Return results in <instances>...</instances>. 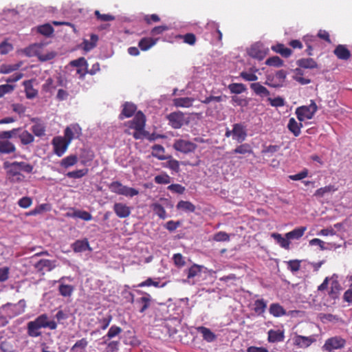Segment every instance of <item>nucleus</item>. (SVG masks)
Instances as JSON below:
<instances>
[{"label": "nucleus", "instance_id": "nucleus-38", "mask_svg": "<svg viewBox=\"0 0 352 352\" xmlns=\"http://www.w3.org/2000/svg\"><path fill=\"white\" fill-rule=\"evenodd\" d=\"M88 345V341L86 338H82L76 342L71 348L72 352H85Z\"/></svg>", "mask_w": 352, "mask_h": 352}, {"label": "nucleus", "instance_id": "nucleus-3", "mask_svg": "<svg viewBox=\"0 0 352 352\" xmlns=\"http://www.w3.org/2000/svg\"><path fill=\"white\" fill-rule=\"evenodd\" d=\"M318 110V107L314 100L308 106H301L296 109V114L300 122L311 119Z\"/></svg>", "mask_w": 352, "mask_h": 352}, {"label": "nucleus", "instance_id": "nucleus-29", "mask_svg": "<svg viewBox=\"0 0 352 352\" xmlns=\"http://www.w3.org/2000/svg\"><path fill=\"white\" fill-rule=\"evenodd\" d=\"M165 149L164 148L160 145V144H155L152 146V155L156 158H157L160 160H166L168 158H170V156L166 157L164 155Z\"/></svg>", "mask_w": 352, "mask_h": 352}, {"label": "nucleus", "instance_id": "nucleus-21", "mask_svg": "<svg viewBox=\"0 0 352 352\" xmlns=\"http://www.w3.org/2000/svg\"><path fill=\"white\" fill-rule=\"evenodd\" d=\"M41 328L39 325L34 321H30L27 324V331L29 336L32 338H36L41 335V332L40 329Z\"/></svg>", "mask_w": 352, "mask_h": 352}, {"label": "nucleus", "instance_id": "nucleus-34", "mask_svg": "<svg viewBox=\"0 0 352 352\" xmlns=\"http://www.w3.org/2000/svg\"><path fill=\"white\" fill-rule=\"evenodd\" d=\"M269 311L274 317H280L286 314L285 309L278 303L271 304Z\"/></svg>", "mask_w": 352, "mask_h": 352}, {"label": "nucleus", "instance_id": "nucleus-1", "mask_svg": "<svg viewBox=\"0 0 352 352\" xmlns=\"http://www.w3.org/2000/svg\"><path fill=\"white\" fill-rule=\"evenodd\" d=\"M3 167L6 173L7 179L12 184H20L25 180V176L22 172L32 173L34 166L25 162H4Z\"/></svg>", "mask_w": 352, "mask_h": 352}, {"label": "nucleus", "instance_id": "nucleus-41", "mask_svg": "<svg viewBox=\"0 0 352 352\" xmlns=\"http://www.w3.org/2000/svg\"><path fill=\"white\" fill-rule=\"evenodd\" d=\"M266 307L267 304L263 299H258L254 303V311L258 315L263 314Z\"/></svg>", "mask_w": 352, "mask_h": 352}, {"label": "nucleus", "instance_id": "nucleus-49", "mask_svg": "<svg viewBox=\"0 0 352 352\" xmlns=\"http://www.w3.org/2000/svg\"><path fill=\"white\" fill-rule=\"evenodd\" d=\"M168 159L169 160L166 162V165L164 166L170 168L175 173H179L180 170L179 161L172 159L171 157Z\"/></svg>", "mask_w": 352, "mask_h": 352}, {"label": "nucleus", "instance_id": "nucleus-8", "mask_svg": "<svg viewBox=\"0 0 352 352\" xmlns=\"http://www.w3.org/2000/svg\"><path fill=\"white\" fill-rule=\"evenodd\" d=\"M197 146L196 144L183 139H179L175 140L173 144V148L181 153H189L194 152Z\"/></svg>", "mask_w": 352, "mask_h": 352}, {"label": "nucleus", "instance_id": "nucleus-61", "mask_svg": "<svg viewBox=\"0 0 352 352\" xmlns=\"http://www.w3.org/2000/svg\"><path fill=\"white\" fill-rule=\"evenodd\" d=\"M32 204V199L30 197H23L18 201V205L22 208H28Z\"/></svg>", "mask_w": 352, "mask_h": 352}, {"label": "nucleus", "instance_id": "nucleus-9", "mask_svg": "<svg viewBox=\"0 0 352 352\" xmlns=\"http://www.w3.org/2000/svg\"><path fill=\"white\" fill-rule=\"evenodd\" d=\"M139 294H143L144 296L140 298H137L135 300V304L138 309L140 313L143 314L145 311L151 306V296L149 294L143 292L142 291H138ZM132 296V302H134L133 295Z\"/></svg>", "mask_w": 352, "mask_h": 352}, {"label": "nucleus", "instance_id": "nucleus-22", "mask_svg": "<svg viewBox=\"0 0 352 352\" xmlns=\"http://www.w3.org/2000/svg\"><path fill=\"white\" fill-rule=\"evenodd\" d=\"M250 88L256 95L261 97L270 96L269 90L259 82H253L250 85Z\"/></svg>", "mask_w": 352, "mask_h": 352}, {"label": "nucleus", "instance_id": "nucleus-17", "mask_svg": "<svg viewBox=\"0 0 352 352\" xmlns=\"http://www.w3.org/2000/svg\"><path fill=\"white\" fill-rule=\"evenodd\" d=\"M55 263V261H51L49 259H41L34 265V267L38 272H40L45 270L50 272L56 267V265Z\"/></svg>", "mask_w": 352, "mask_h": 352}, {"label": "nucleus", "instance_id": "nucleus-59", "mask_svg": "<svg viewBox=\"0 0 352 352\" xmlns=\"http://www.w3.org/2000/svg\"><path fill=\"white\" fill-rule=\"evenodd\" d=\"M70 65L78 68L87 67V62L84 57H80L78 59L71 61Z\"/></svg>", "mask_w": 352, "mask_h": 352}, {"label": "nucleus", "instance_id": "nucleus-33", "mask_svg": "<svg viewBox=\"0 0 352 352\" xmlns=\"http://www.w3.org/2000/svg\"><path fill=\"white\" fill-rule=\"evenodd\" d=\"M23 84L25 87V96L27 98L32 99L37 96L38 91L36 89H34L32 80H25Z\"/></svg>", "mask_w": 352, "mask_h": 352}, {"label": "nucleus", "instance_id": "nucleus-19", "mask_svg": "<svg viewBox=\"0 0 352 352\" xmlns=\"http://www.w3.org/2000/svg\"><path fill=\"white\" fill-rule=\"evenodd\" d=\"M72 249L75 252H82L87 250H91L89 241L87 239L82 240H77L72 244Z\"/></svg>", "mask_w": 352, "mask_h": 352}, {"label": "nucleus", "instance_id": "nucleus-45", "mask_svg": "<svg viewBox=\"0 0 352 352\" xmlns=\"http://www.w3.org/2000/svg\"><path fill=\"white\" fill-rule=\"evenodd\" d=\"M31 130L36 136L41 137L45 135V126L42 123L36 122L32 126Z\"/></svg>", "mask_w": 352, "mask_h": 352}, {"label": "nucleus", "instance_id": "nucleus-37", "mask_svg": "<svg viewBox=\"0 0 352 352\" xmlns=\"http://www.w3.org/2000/svg\"><path fill=\"white\" fill-rule=\"evenodd\" d=\"M176 207L177 210L188 212H194L195 210V206L188 201H179Z\"/></svg>", "mask_w": 352, "mask_h": 352}, {"label": "nucleus", "instance_id": "nucleus-28", "mask_svg": "<svg viewBox=\"0 0 352 352\" xmlns=\"http://www.w3.org/2000/svg\"><path fill=\"white\" fill-rule=\"evenodd\" d=\"M307 230V228L304 226L298 227L293 230L287 232L285 234V236L291 239H299L301 238L303 234H305V232Z\"/></svg>", "mask_w": 352, "mask_h": 352}, {"label": "nucleus", "instance_id": "nucleus-25", "mask_svg": "<svg viewBox=\"0 0 352 352\" xmlns=\"http://www.w3.org/2000/svg\"><path fill=\"white\" fill-rule=\"evenodd\" d=\"M293 340L294 344L299 347H307L313 342V339L311 337L302 336H296Z\"/></svg>", "mask_w": 352, "mask_h": 352}, {"label": "nucleus", "instance_id": "nucleus-26", "mask_svg": "<svg viewBox=\"0 0 352 352\" xmlns=\"http://www.w3.org/2000/svg\"><path fill=\"white\" fill-rule=\"evenodd\" d=\"M302 126V123H298L294 118H291L289 120L287 128L295 137H298L300 134V129Z\"/></svg>", "mask_w": 352, "mask_h": 352}, {"label": "nucleus", "instance_id": "nucleus-6", "mask_svg": "<svg viewBox=\"0 0 352 352\" xmlns=\"http://www.w3.org/2000/svg\"><path fill=\"white\" fill-rule=\"evenodd\" d=\"M346 340L340 336H334L328 338L322 346L323 351L332 352L334 350L341 349L344 347Z\"/></svg>", "mask_w": 352, "mask_h": 352}, {"label": "nucleus", "instance_id": "nucleus-5", "mask_svg": "<svg viewBox=\"0 0 352 352\" xmlns=\"http://www.w3.org/2000/svg\"><path fill=\"white\" fill-rule=\"evenodd\" d=\"M166 119L168 120L170 126L175 129H180L189 122L188 118L185 116L183 112L179 111L169 113L166 116Z\"/></svg>", "mask_w": 352, "mask_h": 352}, {"label": "nucleus", "instance_id": "nucleus-55", "mask_svg": "<svg viewBox=\"0 0 352 352\" xmlns=\"http://www.w3.org/2000/svg\"><path fill=\"white\" fill-rule=\"evenodd\" d=\"M154 181L158 184H168L170 182V177L167 174L156 175Z\"/></svg>", "mask_w": 352, "mask_h": 352}, {"label": "nucleus", "instance_id": "nucleus-43", "mask_svg": "<svg viewBox=\"0 0 352 352\" xmlns=\"http://www.w3.org/2000/svg\"><path fill=\"white\" fill-rule=\"evenodd\" d=\"M89 170L87 168H83L80 170H76L69 171L66 174V176L69 178L80 179L85 176L88 173Z\"/></svg>", "mask_w": 352, "mask_h": 352}, {"label": "nucleus", "instance_id": "nucleus-32", "mask_svg": "<svg viewBox=\"0 0 352 352\" xmlns=\"http://www.w3.org/2000/svg\"><path fill=\"white\" fill-rule=\"evenodd\" d=\"M234 154H241L243 155H249L253 153L251 146L248 144H241L237 146L234 149L231 151Z\"/></svg>", "mask_w": 352, "mask_h": 352}, {"label": "nucleus", "instance_id": "nucleus-23", "mask_svg": "<svg viewBox=\"0 0 352 352\" xmlns=\"http://www.w3.org/2000/svg\"><path fill=\"white\" fill-rule=\"evenodd\" d=\"M285 336L284 333L282 331L278 330L275 331L273 329H270L268 331V341L270 342H283L284 340Z\"/></svg>", "mask_w": 352, "mask_h": 352}, {"label": "nucleus", "instance_id": "nucleus-48", "mask_svg": "<svg viewBox=\"0 0 352 352\" xmlns=\"http://www.w3.org/2000/svg\"><path fill=\"white\" fill-rule=\"evenodd\" d=\"M335 188L333 186L329 185L322 188H320L316 190L314 192V196L318 197H322L326 193L330 192L331 191H335Z\"/></svg>", "mask_w": 352, "mask_h": 352}, {"label": "nucleus", "instance_id": "nucleus-16", "mask_svg": "<svg viewBox=\"0 0 352 352\" xmlns=\"http://www.w3.org/2000/svg\"><path fill=\"white\" fill-rule=\"evenodd\" d=\"M34 321L41 328H49L51 330H54L57 327L56 322L54 320H49L48 316L45 314L38 316Z\"/></svg>", "mask_w": 352, "mask_h": 352}, {"label": "nucleus", "instance_id": "nucleus-60", "mask_svg": "<svg viewBox=\"0 0 352 352\" xmlns=\"http://www.w3.org/2000/svg\"><path fill=\"white\" fill-rule=\"evenodd\" d=\"M249 54L253 58L258 59H262L264 56V54L262 51L257 49L256 46H252L249 51Z\"/></svg>", "mask_w": 352, "mask_h": 352}, {"label": "nucleus", "instance_id": "nucleus-13", "mask_svg": "<svg viewBox=\"0 0 352 352\" xmlns=\"http://www.w3.org/2000/svg\"><path fill=\"white\" fill-rule=\"evenodd\" d=\"M39 49L40 46L38 44H33L25 48L23 52L28 57L38 56L39 60L42 61L50 60L54 58V55L52 54H50L45 56L39 55Z\"/></svg>", "mask_w": 352, "mask_h": 352}, {"label": "nucleus", "instance_id": "nucleus-31", "mask_svg": "<svg viewBox=\"0 0 352 352\" xmlns=\"http://www.w3.org/2000/svg\"><path fill=\"white\" fill-rule=\"evenodd\" d=\"M197 331L202 334L204 340L208 342H213L216 339V335L207 327H199Z\"/></svg>", "mask_w": 352, "mask_h": 352}, {"label": "nucleus", "instance_id": "nucleus-50", "mask_svg": "<svg viewBox=\"0 0 352 352\" xmlns=\"http://www.w3.org/2000/svg\"><path fill=\"white\" fill-rule=\"evenodd\" d=\"M73 217H78L85 221H90L92 219L91 214L85 210H76L72 215Z\"/></svg>", "mask_w": 352, "mask_h": 352}, {"label": "nucleus", "instance_id": "nucleus-35", "mask_svg": "<svg viewBox=\"0 0 352 352\" xmlns=\"http://www.w3.org/2000/svg\"><path fill=\"white\" fill-rule=\"evenodd\" d=\"M271 236L276 240V243H278L281 248L286 250L289 249V239H287L286 236L284 238L280 234L276 232L272 233L271 234Z\"/></svg>", "mask_w": 352, "mask_h": 352}, {"label": "nucleus", "instance_id": "nucleus-58", "mask_svg": "<svg viewBox=\"0 0 352 352\" xmlns=\"http://www.w3.org/2000/svg\"><path fill=\"white\" fill-rule=\"evenodd\" d=\"M97 19L101 21H111L115 19V16L109 14H100L98 10L95 11Z\"/></svg>", "mask_w": 352, "mask_h": 352}, {"label": "nucleus", "instance_id": "nucleus-54", "mask_svg": "<svg viewBox=\"0 0 352 352\" xmlns=\"http://www.w3.org/2000/svg\"><path fill=\"white\" fill-rule=\"evenodd\" d=\"M122 331V329L121 327H118L116 325H113L109 329V331L107 332L106 336L109 340H110V339L118 336Z\"/></svg>", "mask_w": 352, "mask_h": 352}, {"label": "nucleus", "instance_id": "nucleus-64", "mask_svg": "<svg viewBox=\"0 0 352 352\" xmlns=\"http://www.w3.org/2000/svg\"><path fill=\"white\" fill-rule=\"evenodd\" d=\"M120 342L111 341L107 344L106 352H116L119 349Z\"/></svg>", "mask_w": 352, "mask_h": 352}, {"label": "nucleus", "instance_id": "nucleus-51", "mask_svg": "<svg viewBox=\"0 0 352 352\" xmlns=\"http://www.w3.org/2000/svg\"><path fill=\"white\" fill-rule=\"evenodd\" d=\"M265 64L269 66L279 67L283 65V61L278 56H275L267 58Z\"/></svg>", "mask_w": 352, "mask_h": 352}, {"label": "nucleus", "instance_id": "nucleus-47", "mask_svg": "<svg viewBox=\"0 0 352 352\" xmlns=\"http://www.w3.org/2000/svg\"><path fill=\"white\" fill-rule=\"evenodd\" d=\"M164 285H165V283L163 284L162 285H160L159 281L154 280L151 278H148L146 280L142 281V283H139L138 285V287H144L153 286L155 287H162Z\"/></svg>", "mask_w": 352, "mask_h": 352}, {"label": "nucleus", "instance_id": "nucleus-62", "mask_svg": "<svg viewBox=\"0 0 352 352\" xmlns=\"http://www.w3.org/2000/svg\"><path fill=\"white\" fill-rule=\"evenodd\" d=\"M268 100L272 107H279L285 105L284 99L279 96L274 98H269Z\"/></svg>", "mask_w": 352, "mask_h": 352}, {"label": "nucleus", "instance_id": "nucleus-63", "mask_svg": "<svg viewBox=\"0 0 352 352\" xmlns=\"http://www.w3.org/2000/svg\"><path fill=\"white\" fill-rule=\"evenodd\" d=\"M14 89V85L8 84L0 85V98L3 97L6 94L11 93Z\"/></svg>", "mask_w": 352, "mask_h": 352}, {"label": "nucleus", "instance_id": "nucleus-24", "mask_svg": "<svg viewBox=\"0 0 352 352\" xmlns=\"http://www.w3.org/2000/svg\"><path fill=\"white\" fill-rule=\"evenodd\" d=\"M157 41V38H152L151 37H144L138 43V47L142 51H146L152 47Z\"/></svg>", "mask_w": 352, "mask_h": 352}, {"label": "nucleus", "instance_id": "nucleus-40", "mask_svg": "<svg viewBox=\"0 0 352 352\" xmlns=\"http://www.w3.org/2000/svg\"><path fill=\"white\" fill-rule=\"evenodd\" d=\"M19 138L22 144L28 145L32 143L34 140V138L28 131H23L19 135Z\"/></svg>", "mask_w": 352, "mask_h": 352}, {"label": "nucleus", "instance_id": "nucleus-2", "mask_svg": "<svg viewBox=\"0 0 352 352\" xmlns=\"http://www.w3.org/2000/svg\"><path fill=\"white\" fill-rule=\"evenodd\" d=\"M19 129H13L10 131H0V153L10 154L16 151L14 144L9 141L15 135Z\"/></svg>", "mask_w": 352, "mask_h": 352}, {"label": "nucleus", "instance_id": "nucleus-52", "mask_svg": "<svg viewBox=\"0 0 352 352\" xmlns=\"http://www.w3.org/2000/svg\"><path fill=\"white\" fill-rule=\"evenodd\" d=\"M202 266L194 264L188 270V278H192L196 276L198 274L201 273Z\"/></svg>", "mask_w": 352, "mask_h": 352}, {"label": "nucleus", "instance_id": "nucleus-18", "mask_svg": "<svg viewBox=\"0 0 352 352\" xmlns=\"http://www.w3.org/2000/svg\"><path fill=\"white\" fill-rule=\"evenodd\" d=\"M334 54L338 59L346 60L350 58L351 54L348 48L344 45H338L333 50Z\"/></svg>", "mask_w": 352, "mask_h": 352}, {"label": "nucleus", "instance_id": "nucleus-53", "mask_svg": "<svg viewBox=\"0 0 352 352\" xmlns=\"http://www.w3.org/2000/svg\"><path fill=\"white\" fill-rule=\"evenodd\" d=\"M21 67L20 64L14 65H2L0 68V73L9 74L15 70H17Z\"/></svg>", "mask_w": 352, "mask_h": 352}, {"label": "nucleus", "instance_id": "nucleus-44", "mask_svg": "<svg viewBox=\"0 0 352 352\" xmlns=\"http://www.w3.org/2000/svg\"><path fill=\"white\" fill-rule=\"evenodd\" d=\"M74 291V287L70 285L61 284L58 287L60 294L64 297H69Z\"/></svg>", "mask_w": 352, "mask_h": 352}, {"label": "nucleus", "instance_id": "nucleus-20", "mask_svg": "<svg viewBox=\"0 0 352 352\" xmlns=\"http://www.w3.org/2000/svg\"><path fill=\"white\" fill-rule=\"evenodd\" d=\"M137 109L136 106L131 102H125L123 105L122 111L120 115V118L123 119L124 118L131 117Z\"/></svg>", "mask_w": 352, "mask_h": 352}, {"label": "nucleus", "instance_id": "nucleus-15", "mask_svg": "<svg viewBox=\"0 0 352 352\" xmlns=\"http://www.w3.org/2000/svg\"><path fill=\"white\" fill-rule=\"evenodd\" d=\"M113 209L117 217L121 219L129 217L131 212V207L123 203H115Z\"/></svg>", "mask_w": 352, "mask_h": 352}, {"label": "nucleus", "instance_id": "nucleus-12", "mask_svg": "<svg viewBox=\"0 0 352 352\" xmlns=\"http://www.w3.org/2000/svg\"><path fill=\"white\" fill-rule=\"evenodd\" d=\"M159 202H155L151 204L150 207L154 212V213L159 217V218L162 219H165L166 218V212L164 209V206H168L170 201L166 198H160Z\"/></svg>", "mask_w": 352, "mask_h": 352}, {"label": "nucleus", "instance_id": "nucleus-39", "mask_svg": "<svg viewBox=\"0 0 352 352\" xmlns=\"http://www.w3.org/2000/svg\"><path fill=\"white\" fill-rule=\"evenodd\" d=\"M78 162V157L75 155H71L63 158L60 161V166L65 168L75 165Z\"/></svg>", "mask_w": 352, "mask_h": 352}, {"label": "nucleus", "instance_id": "nucleus-10", "mask_svg": "<svg viewBox=\"0 0 352 352\" xmlns=\"http://www.w3.org/2000/svg\"><path fill=\"white\" fill-rule=\"evenodd\" d=\"M82 135V129L77 123L71 124L64 130V138L69 142Z\"/></svg>", "mask_w": 352, "mask_h": 352}, {"label": "nucleus", "instance_id": "nucleus-4", "mask_svg": "<svg viewBox=\"0 0 352 352\" xmlns=\"http://www.w3.org/2000/svg\"><path fill=\"white\" fill-rule=\"evenodd\" d=\"M109 189L112 192L130 197L139 194L137 189L124 186L120 182H111L109 185Z\"/></svg>", "mask_w": 352, "mask_h": 352}, {"label": "nucleus", "instance_id": "nucleus-30", "mask_svg": "<svg viewBox=\"0 0 352 352\" xmlns=\"http://www.w3.org/2000/svg\"><path fill=\"white\" fill-rule=\"evenodd\" d=\"M272 50L276 53L280 54L282 56L287 58L291 56L292 51L288 47H286L282 43H278L272 46Z\"/></svg>", "mask_w": 352, "mask_h": 352}, {"label": "nucleus", "instance_id": "nucleus-11", "mask_svg": "<svg viewBox=\"0 0 352 352\" xmlns=\"http://www.w3.org/2000/svg\"><path fill=\"white\" fill-rule=\"evenodd\" d=\"M146 124V116L142 111H138L135 115L133 120H129L126 123V126L130 129L135 131H142L144 129Z\"/></svg>", "mask_w": 352, "mask_h": 352}, {"label": "nucleus", "instance_id": "nucleus-7", "mask_svg": "<svg viewBox=\"0 0 352 352\" xmlns=\"http://www.w3.org/2000/svg\"><path fill=\"white\" fill-rule=\"evenodd\" d=\"M52 144L54 148V153L58 157H61L67 151L69 142L61 136H57L53 138Z\"/></svg>", "mask_w": 352, "mask_h": 352}, {"label": "nucleus", "instance_id": "nucleus-42", "mask_svg": "<svg viewBox=\"0 0 352 352\" xmlns=\"http://www.w3.org/2000/svg\"><path fill=\"white\" fill-rule=\"evenodd\" d=\"M37 32L43 36H50L53 34L54 28L50 24L45 23L38 26Z\"/></svg>", "mask_w": 352, "mask_h": 352}, {"label": "nucleus", "instance_id": "nucleus-56", "mask_svg": "<svg viewBox=\"0 0 352 352\" xmlns=\"http://www.w3.org/2000/svg\"><path fill=\"white\" fill-rule=\"evenodd\" d=\"M175 265L178 267H182L185 265L186 261L182 254H175L173 256Z\"/></svg>", "mask_w": 352, "mask_h": 352}, {"label": "nucleus", "instance_id": "nucleus-57", "mask_svg": "<svg viewBox=\"0 0 352 352\" xmlns=\"http://www.w3.org/2000/svg\"><path fill=\"white\" fill-rule=\"evenodd\" d=\"M213 239L215 241H219V242L228 241H230V235L225 232L220 231L214 235Z\"/></svg>", "mask_w": 352, "mask_h": 352}, {"label": "nucleus", "instance_id": "nucleus-27", "mask_svg": "<svg viewBox=\"0 0 352 352\" xmlns=\"http://www.w3.org/2000/svg\"><path fill=\"white\" fill-rule=\"evenodd\" d=\"M298 66L305 69H314L318 67L317 63L311 58H300L297 60Z\"/></svg>", "mask_w": 352, "mask_h": 352}, {"label": "nucleus", "instance_id": "nucleus-36", "mask_svg": "<svg viewBox=\"0 0 352 352\" xmlns=\"http://www.w3.org/2000/svg\"><path fill=\"white\" fill-rule=\"evenodd\" d=\"M194 99L192 98H177L173 100V104L177 107H190L192 105Z\"/></svg>", "mask_w": 352, "mask_h": 352}, {"label": "nucleus", "instance_id": "nucleus-46", "mask_svg": "<svg viewBox=\"0 0 352 352\" xmlns=\"http://www.w3.org/2000/svg\"><path fill=\"white\" fill-rule=\"evenodd\" d=\"M231 93L239 94L246 90L245 86L242 83H232L228 86Z\"/></svg>", "mask_w": 352, "mask_h": 352}, {"label": "nucleus", "instance_id": "nucleus-14", "mask_svg": "<svg viewBox=\"0 0 352 352\" xmlns=\"http://www.w3.org/2000/svg\"><path fill=\"white\" fill-rule=\"evenodd\" d=\"M233 139L241 143L243 142L247 136L246 126L243 123H236L232 126Z\"/></svg>", "mask_w": 352, "mask_h": 352}]
</instances>
